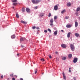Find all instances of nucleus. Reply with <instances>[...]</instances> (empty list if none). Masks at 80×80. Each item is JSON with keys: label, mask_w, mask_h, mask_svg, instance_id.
<instances>
[{"label": "nucleus", "mask_w": 80, "mask_h": 80, "mask_svg": "<svg viewBox=\"0 0 80 80\" xmlns=\"http://www.w3.org/2000/svg\"><path fill=\"white\" fill-rule=\"evenodd\" d=\"M32 2L33 4L35 5H37L38 3H40L41 2L40 0H32Z\"/></svg>", "instance_id": "f257e3e1"}, {"label": "nucleus", "mask_w": 80, "mask_h": 80, "mask_svg": "<svg viewBox=\"0 0 80 80\" xmlns=\"http://www.w3.org/2000/svg\"><path fill=\"white\" fill-rule=\"evenodd\" d=\"M70 47L71 49V50H72V51H75V47H74V46L73 45V44L70 45Z\"/></svg>", "instance_id": "f03ea898"}, {"label": "nucleus", "mask_w": 80, "mask_h": 80, "mask_svg": "<svg viewBox=\"0 0 80 80\" xmlns=\"http://www.w3.org/2000/svg\"><path fill=\"white\" fill-rule=\"evenodd\" d=\"M78 61V58H75L74 59V60L73 61V63H76Z\"/></svg>", "instance_id": "7ed1b4c3"}, {"label": "nucleus", "mask_w": 80, "mask_h": 80, "mask_svg": "<svg viewBox=\"0 0 80 80\" xmlns=\"http://www.w3.org/2000/svg\"><path fill=\"white\" fill-rule=\"evenodd\" d=\"M21 23H23V24H27V22H25L23 20H21Z\"/></svg>", "instance_id": "20e7f679"}, {"label": "nucleus", "mask_w": 80, "mask_h": 80, "mask_svg": "<svg viewBox=\"0 0 80 80\" xmlns=\"http://www.w3.org/2000/svg\"><path fill=\"white\" fill-rule=\"evenodd\" d=\"M61 46L62 48H65L67 47V45L65 44H62Z\"/></svg>", "instance_id": "39448f33"}, {"label": "nucleus", "mask_w": 80, "mask_h": 80, "mask_svg": "<svg viewBox=\"0 0 80 80\" xmlns=\"http://www.w3.org/2000/svg\"><path fill=\"white\" fill-rule=\"evenodd\" d=\"M54 8L55 10H58V6L57 5H56L54 7Z\"/></svg>", "instance_id": "423d86ee"}, {"label": "nucleus", "mask_w": 80, "mask_h": 80, "mask_svg": "<svg viewBox=\"0 0 80 80\" xmlns=\"http://www.w3.org/2000/svg\"><path fill=\"white\" fill-rule=\"evenodd\" d=\"M66 27L67 28H70L71 27H72V25H71V24H67L66 25Z\"/></svg>", "instance_id": "0eeeda50"}, {"label": "nucleus", "mask_w": 80, "mask_h": 80, "mask_svg": "<svg viewBox=\"0 0 80 80\" xmlns=\"http://www.w3.org/2000/svg\"><path fill=\"white\" fill-rule=\"evenodd\" d=\"M26 11L28 13H29L30 12V9L28 8H26Z\"/></svg>", "instance_id": "6e6552de"}, {"label": "nucleus", "mask_w": 80, "mask_h": 80, "mask_svg": "<svg viewBox=\"0 0 80 80\" xmlns=\"http://www.w3.org/2000/svg\"><path fill=\"white\" fill-rule=\"evenodd\" d=\"M75 35L77 37H78L80 36V34L78 33H75Z\"/></svg>", "instance_id": "1a4fd4ad"}, {"label": "nucleus", "mask_w": 80, "mask_h": 80, "mask_svg": "<svg viewBox=\"0 0 80 80\" xmlns=\"http://www.w3.org/2000/svg\"><path fill=\"white\" fill-rule=\"evenodd\" d=\"M70 34H71V33L70 32H69L67 35V37L68 38H70Z\"/></svg>", "instance_id": "9d476101"}, {"label": "nucleus", "mask_w": 80, "mask_h": 80, "mask_svg": "<svg viewBox=\"0 0 80 80\" xmlns=\"http://www.w3.org/2000/svg\"><path fill=\"white\" fill-rule=\"evenodd\" d=\"M44 15V14L43 13H41L40 14L39 17H42Z\"/></svg>", "instance_id": "9b49d317"}, {"label": "nucleus", "mask_w": 80, "mask_h": 80, "mask_svg": "<svg viewBox=\"0 0 80 80\" xmlns=\"http://www.w3.org/2000/svg\"><path fill=\"white\" fill-rule=\"evenodd\" d=\"M75 27H78V22H75Z\"/></svg>", "instance_id": "f8f14e48"}, {"label": "nucleus", "mask_w": 80, "mask_h": 80, "mask_svg": "<svg viewBox=\"0 0 80 80\" xmlns=\"http://www.w3.org/2000/svg\"><path fill=\"white\" fill-rule=\"evenodd\" d=\"M25 40V38H21L20 39L21 41H23V40Z\"/></svg>", "instance_id": "ddd939ff"}, {"label": "nucleus", "mask_w": 80, "mask_h": 80, "mask_svg": "<svg viewBox=\"0 0 80 80\" xmlns=\"http://www.w3.org/2000/svg\"><path fill=\"white\" fill-rule=\"evenodd\" d=\"M72 57V54H69L68 55V57H69V58H71Z\"/></svg>", "instance_id": "4468645a"}, {"label": "nucleus", "mask_w": 80, "mask_h": 80, "mask_svg": "<svg viewBox=\"0 0 80 80\" xmlns=\"http://www.w3.org/2000/svg\"><path fill=\"white\" fill-rule=\"evenodd\" d=\"M11 38H12V39H13L15 38V35H13L11 37Z\"/></svg>", "instance_id": "2eb2a0df"}, {"label": "nucleus", "mask_w": 80, "mask_h": 80, "mask_svg": "<svg viewBox=\"0 0 80 80\" xmlns=\"http://www.w3.org/2000/svg\"><path fill=\"white\" fill-rule=\"evenodd\" d=\"M79 10H80V7H78L76 11L78 12Z\"/></svg>", "instance_id": "dca6fc26"}, {"label": "nucleus", "mask_w": 80, "mask_h": 80, "mask_svg": "<svg viewBox=\"0 0 80 80\" xmlns=\"http://www.w3.org/2000/svg\"><path fill=\"white\" fill-rule=\"evenodd\" d=\"M50 22L51 23H52L53 22V19L52 18L50 20Z\"/></svg>", "instance_id": "f3484780"}, {"label": "nucleus", "mask_w": 80, "mask_h": 80, "mask_svg": "<svg viewBox=\"0 0 80 80\" xmlns=\"http://www.w3.org/2000/svg\"><path fill=\"white\" fill-rule=\"evenodd\" d=\"M67 5L68 7H70L71 5V3L70 2L68 3H67Z\"/></svg>", "instance_id": "a211bd4d"}, {"label": "nucleus", "mask_w": 80, "mask_h": 80, "mask_svg": "<svg viewBox=\"0 0 80 80\" xmlns=\"http://www.w3.org/2000/svg\"><path fill=\"white\" fill-rule=\"evenodd\" d=\"M65 12V9H64L61 12V13H64Z\"/></svg>", "instance_id": "6ab92c4d"}, {"label": "nucleus", "mask_w": 80, "mask_h": 80, "mask_svg": "<svg viewBox=\"0 0 80 80\" xmlns=\"http://www.w3.org/2000/svg\"><path fill=\"white\" fill-rule=\"evenodd\" d=\"M57 32H58L57 31H55L54 33V35H57Z\"/></svg>", "instance_id": "aec40b11"}, {"label": "nucleus", "mask_w": 80, "mask_h": 80, "mask_svg": "<svg viewBox=\"0 0 80 80\" xmlns=\"http://www.w3.org/2000/svg\"><path fill=\"white\" fill-rule=\"evenodd\" d=\"M25 10V9H24V8H22V12H24Z\"/></svg>", "instance_id": "412c9836"}, {"label": "nucleus", "mask_w": 80, "mask_h": 80, "mask_svg": "<svg viewBox=\"0 0 80 80\" xmlns=\"http://www.w3.org/2000/svg\"><path fill=\"white\" fill-rule=\"evenodd\" d=\"M16 16L18 18H19V16L18 15V14H16Z\"/></svg>", "instance_id": "4be33fe9"}, {"label": "nucleus", "mask_w": 80, "mask_h": 80, "mask_svg": "<svg viewBox=\"0 0 80 80\" xmlns=\"http://www.w3.org/2000/svg\"><path fill=\"white\" fill-rule=\"evenodd\" d=\"M66 58H66V57H63L62 58V60H65Z\"/></svg>", "instance_id": "5701e85b"}, {"label": "nucleus", "mask_w": 80, "mask_h": 80, "mask_svg": "<svg viewBox=\"0 0 80 80\" xmlns=\"http://www.w3.org/2000/svg\"><path fill=\"white\" fill-rule=\"evenodd\" d=\"M54 20H56V19H57V16H55L54 17Z\"/></svg>", "instance_id": "b1692460"}, {"label": "nucleus", "mask_w": 80, "mask_h": 80, "mask_svg": "<svg viewBox=\"0 0 80 80\" xmlns=\"http://www.w3.org/2000/svg\"><path fill=\"white\" fill-rule=\"evenodd\" d=\"M68 18H69V17L68 16H66L65 17V19H68Z\"/></svg>", "instance_id": "393cba45"}, {"label": "nucleus", "mask_w": 80, "mask_h": 80, "mask_svg": "<svg viewBox=\"0 0 80 80\" xmlns=\"http://www.w3.org/2000/svg\"><path fill=\"white\" fill-rule=\"evenodd\" d=\"M17 3H13V5H17Z\"/></svg>", "instance_id": "a878e982"}, {"label": "nucleus", "mask_w": 80, "mask_h": 80, "mask_svg": "<svg viewBox=\"0 0 80 80\" xmlns=\"http://www.w3.org/2000/svg\"><path fill=\"white\" fill-rule=\"evenodd\" d=\"M51 16H52V14H51V13H49V14L48 15L49 17H51Z\"/></svg>", "instance_id": "bb28decb"}, {"label": "nucleus", "mask_w": 80, "mask_h": 80, "mask_svg": "<svg viewBox=\"0 0 80 80\" xmlns=\"http://www.w3.org/2000/svg\"><path fill=\"white\" fill-rule=\"evenodd\" d=\"M38 8V6H36L35 7H34V9H35V10H36V9H37Z\"/></svg>", "instance_id": "cd10ccee"}, {"label": "nucleus", "mask_w": 80, "mask_h": 80, "mask_svg": "<svg viewBox=\"0 0 80 80\" xmlns=\"http://www.w3.org/2000/svg\"><path fill=\"white\" fill-rule=\"evenodd\" d=\"M48 31H49V32H50V33H51V32H52V31H51V30H50V29L48 28Z\"/></svg>", "instance_id": "c85d7f7f"}, {"label": "nucleus", "mask_w": 80, "mask_h": 80, "mask_svg": "<svg viewBox=\"0 0 80 80\" xmlns=\"http://www.w3.org/2000/svg\"><path fill=\"white\" fill-rule=\"evenodd\" d=\"M37 70L36 69L35 71V74H37Z\"/></svg>", "instance_id": "c756f323"}, {"label": "nucleus", "mask_w": 80, "mask_h": 80, "mask_svg": "<svg viewBox=\"0 0 80 80\" xmlns=\"http://www.w3.org/2000/svg\"><path fill=\"white\" fill-rule=\"evenodd\" d=\"M32 29H35V28H36V27L35 26H33L32 27Z\"/></svg>", "instance_id": "7c9ffc66"}, {"label": "nucleus", "mask_w": 80, "mask_h": 80, "mask_svg": "<svg viewBox=\"0 0 80 80\" xmlns=\"http://www.w3.org/2000/svg\"><path fill=\"white\" fill-rule=\"evenodd\" d=\"M10 77H13V74H10Z\"/></svg>", "instance_id": "2f4dec72"}, {"label": "nucleus", "mask_w": 80, "mask_h": 80, "mask_svg": "<svg viewBox=\"0 0 80 80\" xmlns=\"http://www.w3.org/2000/svg\"><path fill=\"white\" fill-rule=\"evenodd\" d=\"M13 2H17V0H14L12 1Z\"/></svg>", "instance_id": "473e14b6"}, {"label": "nucleus", "mask_w": 80, "mask_h": 80, "mask_svg": "<svg viewBox=\"0 0 80 80\" xmlns=\"http://www.w3.org/2000/svg\"><path fill=\"white\" fill-rule=\"evenodd\" d=\"M62 75H63V77L65 76V73H64V72L62 73Z\"/></svg>", "instance_id": "72a5a7b5"}, {"label": "nucleus", "mask_w": 80, "mask_h": 80, "mask_svg": "<svg viewBox=\"0 0 80 80\" xmlns=\"http://www.w3.org/2000/svg\"><path fill=\"white\" fill-rule=\"evenodd\" d=\"M63 78L64 80H66V76H63Z\"/></svg>", "instance_id": "f704fd0d"}, {"label": "nucleus", "mask_w": 80, "mask_h": 80, "mask_svg": "<svg viewBox=\"0 0 80 80\" xmlns=\"http://www.w3.org/2000/svg\"><path fill=\"white\" fill-rule=\"evenodd\" d=\"M44 32H45V33H47V30H45L44 31Z\"/></svg>", "instance_id": "c9c22d12"}, {"label": "nucleus", "mask_w": 80, "mask_h": 80, "mask_svg": "<svg viewBox=\"0 0 80 80\" xmlns=\"http://www.w3.org/2000/svg\"><path fill=\"white\" fill-rule=\"evenodd\" d=\"M73 79L74 80H76V78L75 77H74L73 78Z\"/></svg>", "instance_id": "e433bc0d"}, {"label": "nucleus", "mask_w": 80, "mask_h": 80, "mask_svg": "<svg viewBox=\"0 0 80 80\" xmlns=\"http://www.w3.org/2000/svg\"><path fill=\"white\" fill-rule=\"evenodd\" d=\"M49 57L50 58H52V56H51V55L49 56Z\"/></svg>", "instance_id": "4c0bfd02"}, {"label": "nucleus", "mask_w": 80, "mask_h": 80, "mask_svg": "<svg viewBox=\"0 0 80 80\" xmlns=\"http://www.w3.org/2000/svg\"><path fill=\"white\" fill-rule=\"evenodd\" d=\"M36 28H37V29H38V30L40 29V28H39V27H37Z\"/></svg>", "instance_id": "58836bf2"}, {"label": "nucleus", "mask_w": 80, "mask_h": 80, "mask_svg": "<svg viewBox=\"0 0 80 80\" xmlns=\"http://www.w3.org/2000/svg\"><path fill=\"white\" fill-rule=\"evenodd\" d=\"M17 55H18V57H19V56H20V54H19V53L17 54Z\"/></svg>", "instance_id": "ea45409f"}, {"label": "nucleus", "mask_w": 80, "mask_h": 80, "mask_svg": "<svg viewBox=\"0 0 80 80\" xmlns=\"http://www.w3.org/2000/svg\"><path fill=\"white\" fill-rule=\"evenodd\" d=\"M12 80H15V78H12Z\"/></svg>", "instance_id": "a19ab883"}, {"label": "nucleus", "mask_w": 80, "mask_h": 80, "mask_svg": "<svg viewBox=\"0 0 80 80\" xmlns=\"http://www.w3.org/2000/svg\"><path fill=\"white\" fill-rule=\"evenodd\" d=\"M53 25V24L52 23L50 24V25H51V26H52V25Z\"/></svg>", "instance_id": "79ce46f5"}, {"label": "nucleus", "mask_w": 80, "mask_h": 80, "mask_svg": "<svg viewBox=\"0 0 80 80\" xmlns=\"http://www.w3.org/2000/svg\"><path fill=\"white\" fill-rule=\"evenodd\" d=\"M42 62H44V61H45V60L43 58H42Z\"/></svg>", "instance_id": "37998d69"}, {"label": "nucleus", "mask_w": 80, "mask_h": 80, "mask_svg": "<svg viewBox=\"0 0 80 80\" xmlns=\"http://www.w3.org/2000/svg\"><path fill=\"white\" fill-rule=\"evenodd\" d=\"M1 78H3V75H2V76H1Z\"/></svg>", "instance_id": "c03bdc74"}, {"label": "nucleus", "mask_w": 80, "mask_h": 80, "mask_svg": "<svg viewBox=\"0 0 80 80\" xmlns=\"http://www.w3.org/2000/svg\"><path fill=\"white\" fill-rule=\"evenodd\" d=\"M20 80H23V78H20Z\"/></svg>", "instance_id": "a18cd8bd"}, {"label": "nucleus", "mask_w": 80, "mask_h": 80, "mask_svg": "<svg viewBox=\"0 0 80 80\" xmlns=\"http://www.w3.org/2000/svg\"><path fill=\"white\" fill-rule=\"evenodd\" d=\"M76 15H78V12H76Z\"/></svg>", "instance_id": "49530a36"}, {"label": "nucleus", "mask_w": 80, "mask_h": 80, "mask_svg": "<svg viewBox=\"0 0 80 80\" xmlns=\"http://www.w3.org/2000/svg\"><path fill=\"white\" fill-rule=\"evenodd\" d=\"M55 53H56V54H58V52H55Z\"/></svg>", "instance_id": "de8ad7c7"}, {"label": "nucleus", "mask_w": 80, "mask_h": 80, "mask_svg": "<svg viewBox=\"0 0 80 80\" xmlns=\"http://www.w3.org/2000/svg\"><path fill=\"white\" fill-rule=\"evenodd\" d=\"M69 72H71V70H70V69H69Z\"/></svg>", "instance_id": "09e8293b"}, {"label": "nucleus", "mask_w": 80, "mask_h": 80, "mask_svg": "<svg viewBox=\"0 0 80 80\" xmlns=\"http://www.w3.org/2000/svg\"><path fill=\"white\" fill-rule=\"evenodd\" d=\"M61 32H64V31H63V30H61Z\"/></svg>", "instance_id": "8fccbe9b"}, {"label": "nucleus", "mask_w": 80, "mask_h": 80, "mask_svg": "<svg viewBox=\"0 0 80 80\" xmlns=\"http://www.w3.org/2000/svg\"><path fill=\"white\" fill-rule=\"evenodd\" d=\"M24 47L23 46L21 45V47Z\"/></svg>", "instance_id": "3c124183"}, {"label": "nucleus", "mask_w": 80, "mask_h": 80, "mask_svg": "<svg viewBox=\"0 0 80 80\" xmlns=\"http://www.w3.org/2000/svg\"><path fill=\"white\" fill-rule=\"evenodd\" d=\"M42 59H41L40 60L42 61Z\"/></svg>", "instance_id": "603ef678"}, {"label": "nucleus", "mask_w": 80, "mask_h": 80, "mask_svg": "<svg viewBox=\"0 0 80 80\" xmlns=\"http://www.w3.org/2000/svg\"><path fill=\"white\" fill-rule=\"evenodd\" d=\"M15 77H17V75H15Z\"/></svg>", "instance_id": "864d4df0"}, {"label": "nucleus", "mask_w": 80, "mask_h": 80, "mask_svg": "<svg viewBox=\"0 0 80 80\" xmlns=\"http://www.w3.org/2000/svg\"><path fill=\"white\" fill-rule=\"evenodd\" d=\"M69 70H70V69H71V68H69Z\"/></svg>", "instance_id": "5fc2aeb1"}, {"label": "nucleus", "mask_w": 80, "mask_h": 80, "mask_svg": "<svg viewBox=\"0 0 80 80\" xmlns=\"http://www.w3.org/2000/svg\"><path fill=\"white\" fill-rule=\"evenodd\" d=\"M79 20H80V17H79Z\"/></svg>", "instance_id": "6e6d98bb"}, {"label": "nucleus", "mask_w": 80, "mask_h": 80, "mask_svg": "<svg viewBox=\"0 0 80 80\" xmlns=\"http://www.w3.org/2000/svg\"><path fill=\"white\" fill-rule=\"evenodd\" d=\"M14 8V7H13V8Z\"/></svg>", "instance_id": "4d7b16f0"}, {"label": "nucleus", "mask_w": 80, "mask_h": 80, "mask_svg": "<svg viewBox=\"0 0 80 80\" xmlns=\"http://www.w3.org/2000/svg\"><path fill=\"white\" fill-rule=\"evenodd\" d=\"M42 74H43V73H42Z\"/></svg>", "instance_id": "13d9d810"}, {"label": "nucleus", "mask_w": 80, "mask_h": 80, "mask_svg": "<svg viewBox=\"0 0 80 80\" xmlns=\"http://www.w3.org/2000/svg\"><path fill=\"white\" fill-rule=\"evenodd\" d=\"M48 1H49V0H48Z\"/></svg>", "instance_id": "bf43d9fd"}]
</instances>
